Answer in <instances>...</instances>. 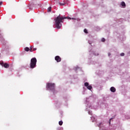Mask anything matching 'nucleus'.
Wrapping results in <instances>:
<instances>
[{
  "label": "nucleus",
  "mask_w": 130,
  "mask_h": 130,
  "mask_svg": "<svg viewBox=\"0 0 130 130\" xmlns=\"http://www.w3.org/2000/svg\"><path fill=\"white\" fill-rule=\"evenodd\" d=\"M29 50H30V52H32V51H33V50H32V46L30 47Z\"/></svg>",
  "instance_id": "f3484780"
},
{
  "label": "nucleus",
  "mask_w": 130,
  "mask_h": 130,
  "mask_svg": "<svg viewBox=\"0 0 130 130\" xmlns=\"http://www.w3.org/2000/svg\"><path fill=\"white\" fill-rule=\"evenodd\" d=\"M55 87V84L54 83H49L47 85V89H48V90H51V91L54 90Z\"/></svg>",
  "instance_id": "7ed1b4c3"
},
{
  "label": "nucleus",
  "mask_w": 130,
  "mask_h": 130,
  "mask_svg": "<svg viewBox=\"0 0 130 130\" xmlns=\"http://www.w3.org/2000/svg\"><path fill=\"white\" fill-rule=\"evenodd\" d=\"M64 19H68V17L60 16V14L55 19V26L57 29H60L61 28V23H63V20Z\"/></svg>",
  "instance_id": "f257e3e1"
},
{
  "label": "nucleus",
  "mask_w": 130,
  "mask_h": 130,
  "mask_svg": "<svg viewBox=\"0 0 130 130\" xmlns=\"http://www.w3.org/2000/svg\"><path fill=\"white\" fill-rule=\"evenodd\" d=\"M24 50L25 51H29L30 50V48H29V47H26L24 48Z\"/></svg>",
  "instance_id": "1a4fd4ad"
},
{
  "label": "nucleus",
  "mask_w": 130,
  "mask_h": 130,
  "mask_svg": "<svg viewBox=\"0 0 130 130\" xmlns=\"http://www.w3.org/2000/svg\"><path fill=\"white\" fill-rule=\"evenodd\" d=\"M55 60L57 61V62H60L61 61V58L59 56H56L55 57Z\"/></svg>",
  "instance_id": "39448f33"
},
{
  "label": "nucleus",
  "mask_w": 130,
  "mask_h": 130,
  "mask_svg": "<svg viewBox=\"0 0 130 130\" xmlns=\"http://www.w3.org/2000/svg\"><path fill=\"white\" fill-rule=\"evenodd\" d=\"M37 62V59L36 58H32L30 60V68L34 69L36 68V63Z\"/></svg>",
  "instance_id": "f03ea898"
},
{
  "label": "nucleus",
  "mask_w": 130,
  "mask_h": 130,
  "mask_svg": "<svg viewBox=\"0 0 130 130\" xmlns=\"http://www.w3.org/2000/svg\"><path fill=\"white\" fill-rule=\"evenodd\" d=\"M111 119H112L111 118V119H110V121H109V124H110V122H111Z\"/></svg>",
  "instance_id": "4be33fe9"
},
{
  "label": "nucleus",
  "mask_w": 130,
  "mask_h": 130,
  "mask_svg": "<svg viewBox=\"0 0 130 130\" xmlns=\"http://www.w3.org/2000/svg\"><path fill=\"white\" fill-rule=\"evenodd\" d=\"M0 64H1V66H2V67H4V65H5V63H4V62H3V61H0Z\"/></svg>",
  "instance_id": "9d476101"
},
{
  "label": "nucleus",
  "mask_w": 130,
  "mask_h": 130,
  "mask_svg": "<svg viewBox=\"0 0 130 130\" xmlns=\"http://www.w3.org/2000/svg\"><path fill=\"white\" fill-rule=\"evenodd\" d=\"M48 12H51V7H50L47 9Z\"/></svg>",
  "instance_id": "f8f14e48"
},
{
  "label": "nucleus",
  "mask_w": 130,
  "mask_h": 130,
  "mask_svg": "<svg viewBox=\"0 0 130 130\" xmlns=\"http://www.w3.org/2000/svg\"><path fill=\"white\" fill-rule=\"evenodd\" d=\"M101 124H102V123H100L99 124H98V126L99 127H101Z\"/></svg>",
  "instance_id": "a211bd4d"
},
{
  "label": "nucleus",
  "mask_w": 130,
  "mask_h": 130,
  "mask_svg": "<svg viewBox=\"0 0 130 130\" xmlns=\"http://www.w3.org/2000/svg\"><path fill=\"white\" fill-rule=\"evenodd\" d=\"M4 68H5V69H8V68H10V65L9 64H8L7 63H4Z\"/></svg>",
  "instance_id": "0eeeda50"
},
{
  "label": "nucleus",
  "mask_w": 130,
  "mask_h": 130,
  "mask_svg": "<svg viewBox=\"0 0 130 130\" xmlns=\"http://www.w3.org/2000/svg\"><path fill=\"white\" fill-rule=\"evenodd\" d=\"M35 50H37V48H34L32 50V51H35Z\"/></svg>",
  "instance_id": "6ab92c4d"
},
{
  "label": "nucleus",
  "mask_w": 130,
  "mask_h": 130,
  "mask_svg": "<svg viewBox=\"0 0 130 130\" xmlns=\"http://www.w3.org/2000/svg\"><path fill=\"white\" fill-rule=\"evenodd\" d=\"M120 56H124V53H121L120 54Z\"/></svg>",
  "instance_id": "dca6fc26"
},
{
  "label": "nucleus",
  "mask_w": 130,
  "mask_h": 130,
  "mask_svg": "<svg viewBox=\"0 0 130 130\" xmlns=\"http://www.w3.org/2000/svg\"><path fill=\"white\" fill-rule=\"evenodd\" d=\"M59 4L60 6H64L66 5V2H63V3H59Z\"/></svg>",
  "instance_id": "9b49d317"
},
{
  "label": "nucleus",
  "mask_w": 130,
  "mask_h": 130,
  "mask_svg": "<svg viewBox=\"0 0 130 130\" xmlns=\"http://www.w3.org/2000/svg\"><path fill=\"white\" fill-rule=\"evenodd\" d=\"M121 6H122V7H123V8H125L126 7L125 3H124V2H122L121 3Z\"/></svg>",
  "instance_id": "6e6552de"
},
{
  "label": "nucleus",
  "mask_w": 130,
  "mask_h": 130,
  "mask_svg": "<svg viewBox=\"0 0 130 130\" xmlns=\"http://www.w3.org/2000/svg\"><path fill=\"white\" fill-rule=\"evenodd\" d=\"M69 19H72V18H69Z\"/></svg>",
  "instance_id": "393cba45"
},
{
  "label": "nucleus",
  "mask_w": 130,
  "mask_h": 130,
  "mask_svg": "<svg viewBox=\"0 0 130 130\" xmlns=\"http://www.w3.org/2000/svg\"><path fill=\"white\" fill-rule=\"evenodd\" d=\"M84 33L87 34V33H88V30H87V29L85 28L84 29Z\"/></svg>",
  "instance_id": "2eb2a0df"
},
{
  "label": "nucleus",
  "mask_w": 130,
  "mask_h": 130,
  "mask_svg": "<svg viewBox=\"0 0 130 130\" xmlns=\"http://www.w3.org/2000/svg\"><path fill=\"white\" fill-rule=\"evenodd\" d=\"M2 5H3V2H0V6H2Z\"/></svg>",
  "instance_id": "412c9836"
},
{
  "label": "nucleus",
  "mask_w": 130,
  "mask_h": 130,
  "mask_svg": "<svg viewBox=\"0 0 130 130\" xmlns=\"http://www.w3.org/2000/svg\"><path fill=\"white\" fill-rule=\"evenodd\" d=\"M2 37H3V36L0 35V38H2Z\"/></svg>",
  "instance_id": "b1692460"
},
{
  "label": "nucleus",
  "mask_w": 130,
  "mask_h": 130,
  "mask_svg": "<svg viewBox=\"0 0 130 130\" xmlns=\"http://www.w3.org/2000/svg\"><path fill=\"white\" fill-rule=\"evenodd\" d=\"M63 123V122H62V121H59V125H62V124Z\"/></svg>",
  "instance_id": "ddd939ff"
},
{
  "label": "nucleus",
  "mask_w": 130,
  "mask_h": 130,
  "mask_svg": "<svg viewBox=\"0 0 130 130\" xmlns=\"http://www.w3.org/2000/svg\"><path fill=\"white\" fill-rule=\"evenodd\" d=\"M84 86L87 87V89L88 90H91L92 89V86L91 85H89V83L88 82H85L84 83Z\"/></svg>",
  "instance_id": "20e7f679"
},
{
  "label": "nucleus",
  "mask_w": 130,
  "mask_h": 130,
  "mask_svg": "<svg viewBox=\"0 0 130 130\" xmlns=\"http://www.w3.org/2000/svg\"><path fill=\"white\" fill-rule=\"evenodd\" d=\"M72 20H77V21H79V19H76V18H72Z\"/></svg>",
  "instance_id": "aec40b11"
},
{
  "label": "nucleus",
  "mask_w": 130,
  "mask_h": 130,
  "mask_svg": "<svg viewBox=\"0 0 130 130\" xmlns=\"http://www.w3.org/2000/svg\"><path fill=\"white\" fill-rule=\"evenodd\" d=\"M110 91L111 92H113V93H114V92H115L116 91V89L114 87H112L110 88Z\"/></svg>",
  "instance_id": "423d86ee"
},
{
  "label": "nucleus",
  "mask_w": 130,
  "mask_h": 130,
  "mask_svg": "<svg viewBox=\"0 0 130 130\" xmlns=\"http://www.w3.org/2000/svg\"><path fill=\"white\" fill-rule=\"evenodd\" d=\"M110 55H111V54H110V53H108V56H110Z\"/></svg>",
  "instance_id": "5701e85b"
},
{
  "label": "nucleus",
  "mask_w": 130,
  "mask_h": 130,
  "mask_svg": "<svg viewBox=\"0 0 130 130\" xmlns=\"http://www.w3.org/2000/svg\"><path fill=\"white\" fill-rule=\"evenodd\" d=\"M101 41L102 42H105V39H104V38H103L101 40Z\"/></svg>",
  "instance_id": "4468645a"
}]
</instances>
